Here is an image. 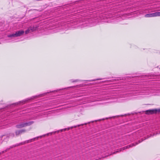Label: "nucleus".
I'll return each mask as SVG.
<instances>
[{
  "instance_id": "b1692460",
  "label": "nucleus",
  "mask_w": 160,
  "mask_h": 160,
  "mask_svg": "<svg viewBox=\"0 0 160 160\" xmlns=\"http://www.w3.org/2000/svg\"><path fill=\"white\" fill-rule=\"evenodd\" d=\"M140 142H140V141H139V142H138V143H140Z\"/></svg>"
},
{
  "instance_id": "7ed1b4c3",
  "label": "nucleus",
  "mask_w": 160,
  "mask_h": 160,
  "mask_svg": "<svg viewBox=\"0 0 160 160\" xmlns=\"http://www.w3.org/2000/svg\"><path fill=\"white\" fill-rule=\"evenodd\" d=\"M157 16H159L158 12L147 14L145 15V17L146 18L153 17Z\"/></svg>"
},
{
  "instance_id": "393cba45",
  "label": "nucleus",
  "mask_w": 160,
  "mask_h": 160,
  "mask_svg": "<svg viewBox=\"0 0 160 160\" xmlns=\"http://www.w3.org/2000/svg\"><path fill=\"white\" fill-rule=\"evenodd\" d=\"M149 137L148 136V138H149Z\"/></svg>"
},
{
  "instance_id": "9d476101",
  "label": "nucleus",
  "mask_w": 160,
  "mask_h": 160,
  "mask_svg": "<svg viewBox=\"0 0 160 160\" xmlns=\"http://www.w3.org/2000/svg\"><path fill=\"white\" fill-rule=\"evenodd\" d=\"M29 28L31 32H33L36 30L37 28L36 27L31 26L29 27Z\"/></svg>"
},
{
  "instance_id": "6ab92c4d",
  "label": "nucleus",
  "mask_w": 160,
  "mask_h": 160,
  "mask_svg": "<svg viewBox=\"0 0 160 160\" xmlns=\"http://www.w3.org/2000/svg\"><path fill=\"white\" fill-rule=\"evenodd\" d=\"M8 135L9 136V137H13L14 136V134L13 133H10L9 135Z\"/></svg>"
},
{
  "instance_id": "0eeeda50",
  "label": "nucleus",
  "mask_w": 160,
  "mask_h": 160,
  "mask_svg": "<svg viewBox=\"0 0 160 160\" xmlns=\"http://www.w3.org/2000/svg\"><path fill=\"white\" fill-rule=\"evenodd\" d=\"M26 130L25 129H22L20 130L17 131L15 132L16 135L18 136L19 134H20L23 133L25 132Z\"/></svg>"
},
{
  "instance_id": "f3484780",
  "label": "nucleus",
  "mask_w": 160,
  "mask_h": 160,
  "mask_svg": "<svg viewBox=\"0 0 160 160\" xmlns=\"http://www.w3.org/2000/svg\"><path fill=\"white\" fill-rule=\"evenodd\" d=\"M102 80V79H101V78H98V79H93V80H89V81H95L96 80Z\"/></svg>"
},
{
  "instance_id": "aec40b11",
  "label": "nucleus",
  "mask_w": 160,
  "mask_h": 160,
  "mask_svg": "<svg viewBox=\"0 0 160 160\" xmlns=\"http://www.w3.org/2000/svg\"><path fill=\"white\" fill-rule=\"evenodd\" d=\"M143 94H142L141 95H148V93H147V92H146L145 93H142Z\"/></svg>"
},
{
  "instance_id": "4be33fe9",
  "label": "nucleus",
  "mask_w": 160,
  "mask_h": 160,
  "mask_svg": "<svg viewBox=\"0 0 160 160\" xmlns=\"http://www.w3.org/2000/svg\"><path fill=\"white\" fill-rule=\"evenodd\" d=\"M70 129H72L73 128H74V127H73V126H72V127H70Z\"/></svg>"
},
{
  "instance_id": "dca6fc26",
  "label": "nucleus",
  "mask_w": 160,
  "mask_h": 160,
  "mask_svg": "<svg viewBox=\"0 0 160 160\" xmlns=\"http://www.w3.org/2000/svg\"><path fill=\"white\" fill-rule=\"evenodd\" d=\"M116 80H118V79H112V80H109L107 81L108 82H113L114 81H116Z\"/></svg>"
},
{
  "instance_id": "1a4fd4ad",
  "label": "nucleus",
  "mask_w": 160,
  "mask_h": 160,
  "mask_svg": "<svg viewBox=\"0 0 160 160\" xmlns=\"http://www.w3.org/2000/svg\"><path fill=\"white\" fill-rule=\"evenodd\" d=\"M34 123L33 121H31L28 122H25L24 123V127H26L28 126H29L32 124Z\"/></svg>"
},
{
  "instance_id": "6e6552de",
  "label": "nucleus",
  "mask_w": 160,
  "mask_h": 160,
  "mask_svg": "<svg viewBox=\"0 0 160 160\" xmlns=\"http://www.w3.org/2000/svg\"><path fill=\"white\" fill-rule=\"evenodd\" d=\"M16 126L18 128H20L25 127L24 123H21L16 125Z\"/></svg>"
},
{
  "instance_id": "9b49d317",
  "label": "nucleus",
  "mask_w": 160,
  "mask_h": 160,
  "mask_svg": "<svg viewBox=\"0 0 160 160\" xmlns=\"http://www.w3.org/2000/svg\"><path fill=\"white\" fill-rule=\"evenodd\" d=\"M90 123V122H89L88 123H86L84 124H80V125H77L76 126H73V127H74V128H76L78 127H79L80 126H82L84 125H87V124H89V123Z\"/></svg>"
},
{
  "instance_id": "20e7f679",
  "label": "nucleus",
  "mask_w": 160,
  "mask_h": 160,
  "mask_svg": "<svg viewBox=\"0 0 160 160\" xmlns=\"http://www.w3.org/2000/svg\"><path fill=\"white\" fill-rule=\"evenodd\" d=\"M157 112H160V109H150L147 110L146 111V113L147 114H152L156 113Z\"/></svg>"
},
{
  "instance_id": "2eb2a0df",
  "label": "nucleus",
  "mask_w": 160,
  "mask_h": 160,
  "mask_svg": "<svg viewBox=\"0 0 160 160\" xmlns=\"http://www.w3.org/2000/svg\"><path fill=\"white\" fill-rule=\"evenodd\" d=\"M29 28L25 31V34H27L30 32Z\"/></svg>"
},
{
  "instance_id": "4468645a",
  "label": "nucleus",
  "mask_w": 160,
  "mask_h": 160,
  "mask_svg": "<svg viewBox=\"0 0 160 160\" xmlns=\"http://www.w3.org/2000/svg\"><path fill=\"white\" fill-rule=\"evenodd\" d=\"M80 81V80H78V79H76V80H73V79H71V80H70V82H77L79 81Z\"/></svg>"
},
{
  "instance_id": "f257e3e1",
  "label": "nucleus",
  "mask_w": 160,
  "mask_h": 160,
  "mask_svg": "<svg viewBox=\"0 0 160 160\" xmlns=\"http://www.w3.org/2000/svg\"><path fill=\"white\" fill-rule=\"evenodd\" d=\"M24 32V31L20 30L16 31L15 33L8 34L7 35V37L11 38L20 37L23 35Z\"/></svg>"
},
{
  "instance_id": "412c9836",
  "label": "nucleus",
  "mask_w": 160,
  "mask_h": 160,
  "mask_svg": "<svg viewBox=\"0 0 160 160\" xmlns=\"http://www.w3.org/2000/svg\"><path fill=\"white\" fill-rule=\"evenodd\" d=\"M2 143V140H1V138H0V144Z\"/></svg>"
},
{
  "instance_id": "f03ea898",
  "label": "nucleus",
  "mask_w": 160,
  "mask_h": 160,
  "mask_svg": "<svg viewBox=\"0 0 160 160\" xmlns=\"http://www.w3.org/2000/svg\"><path fill=\"white\" fill-rule=\"evenodd\" d=\"M138 144V143H136L135 144H134V143H132L130 145H127V146H125L124 147H123L122 148H120L119 150H117L116 151H115V152H113L112 154H115L116 153L118 152H120L122 150H124L126 149L129 148L130 147H131L132 146H135V145H137Z\"/></svg>"
},
{
  "instance_id": "5701e85b",
  "label": "nucleus",
  "mask_w": 160,
  "mask_h": 160,
  "mask_svg": "<svg viewBox=\"0 0 160 160\" xmlns=\"http://www.w3.org/2000/svg\"><path fill=\"white\" fill-rule=\"evenodd\" d=\"M159 16H160V12H158Z\"/></svg>"
},
{
  "instance_id": "a211bd4d",
  "label": "nucleus",
  "mask_w": 160,
  "mask_h": 160,
  "mask_svg": "<svg viewBox=\"0 0 160 160\" xmlns=\"http://www.w3.org/2000/svg\"><path fill=\"white\" fill-rule=\"evenodd\" d=\"M70 129V128H65L64 129H61L60 130L61 131V132H62L63 131H65L67 129L68 130H69Z\"/></svg>"
},
{
  "instance_id": "ddd939ff",
  "label": "nucleus",
  "mask_w": 160,
  "mask_h": 160,
  "mask_svg": "<svg viewBox=\"0 0 160 160\" xmlns=\"http://www.w3.org/2000/svg\"><path fill=\"white\" fill-rule=\"evenodd\" d=\"M45 94V93H44V94H40V95H38V96H33V97L32 98V99H33L34 98H37V97H40L41 96H42L44 95Z\"/></svg>"
},
{
  "instance_id": "f8f14e48",
  "label": "nucleus",
  "mask_w": 160,
  "mask_h": 160,
  "mask_svg": "<svg viewBox=\"0 0 160 160\" xmlns=\"http://www.w3.org/2000/svg\"><path fill=\"white\" fill-rule=\"evenodd\" d=\"M28 100L26 99L25 100H23L22 101H21L18 102H17V104H20L21 103H24L26 102L27 101H28Z\"/></svg>"
},
{
  "instance_id": "423d86ee",
  "label": "nucleus",
  "mask_w": 160,
  "mask_h": 160,
  "mask_svg": "<svg viewBox=\"0 0 160 160\" xmlns=\"http://www.w3.org/2000/svg\"><path fill=\"white\" fill-rule=\"evenodd\" d=\"M35 139H36V138H34L33 139H30L29 140L23 142H22L21 143H20L19 144H17V145H16L15 146H18L20 145H23V144H24L26 143H28L30 142H32V141L35 140Z\"/></svg>"
},
{
  "instance_id": "39448f33",
  "label": "nucleus",
  "mask_w": 160,
  "mask_h": 160,
  "mask_svg": "<svg viewBox=\"0 0 160 160\" xmlns=\"http://www.w3.org/2000/svg\"><path fill=\"white\" fill-rule=\"evenodd\" d=\"M0 138H1V140H2V142L3 141L7 142L8 140L9 136L8 134L4 135L1 136L0 137Z\"/></svg>"
}]
</instances>
